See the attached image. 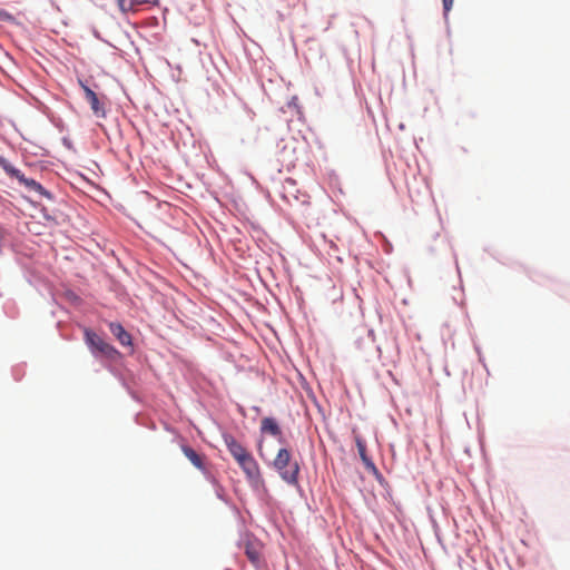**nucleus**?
<instances>
[{"mask_svg": "<svg viewBox=\"0 0 570 570\" xmlns=\"http://www.w3.org/2000/svg\"><path fill=\"white\" fill-rule=\"evenodd\" d=\"M224 442L230 453V455L235 459L248 452L233 435L227 434L224 435Z\"/></svg>", "mask_w": 570, "mask_h": 570, "instance_id": "6e6552de", "label": "nucleus"}, {"mask_svg": "<svg viewBox=\"0 0 570 570\" xmlns=\"http://www.w3.org/2000/svg\"><path fill=\"white\" fill-rule=\"evenodd\" d=\"M85 340L92 353H99L109 358H114L117 355L114 346L89 328L85 330Z\"/></svg>", "mask_w": 570, "mask_h": 570, "instance_id": "7ed1b4c3", "label": "nucleus"}, {"mask_svg": "<svg viewBox=\"0 0 570 570\" xmlns=\"http://www.w3.org/2000/svg\"><path fill=\"white\" fill-rule=\"evenodd\" d=\"M183 453L188 459V461L199 471H202L204 474H208L207 469V460L206 456L202 453L196 452L190 446H183L181 448Z\"/></svg>", "mask_w": 570, "mask_h": 570, "instance_id": "20e7f679", "label": "nucleus"}, {"mask_svg": "<svg viewBox=\"0 0 570 570\" xmlns=\"http://www.w3.org/2000/svg\"><path fill=\"white\" fill-rule=\"evenodd\" d=\"M361 460L363 461V463L365 464V466L367 469L376 471L375 464L373 463V461L368 456H363Z\"/></svg>", "mask_w": 570, "mask_h": 570, "instance_id": "ddd939ff", "label": "nucleus"}, {"mask_svg": "<svg viewBox=\"0 0 570 570\" xmlns=\"http://www.w3.org/2000/svg\"><path fill=\"white\" fill-rule=\"evenodd\" d=\"M109 331L124 346H131V336L119 323H109Z\"/></svg>", "mask_w": 570, "mask_h": 570, "instance_id": "423d86ee", "label": "nucleus"}, {"mask_svg": "<svg viewBox=\"0 0 570 570\" xmlns=\"http://www.w3.org/2000/svg\"><path fill=\"white\" fill-rule=\"evenodd\" d=\"M261 430L263 433H269L274 436H282L281 428L272 417H264L262 420Z\"/></svg>", "mask_w": 570, "mask_h": 570, "instance_id": "1a4fd4ad", "label": "nucleus"}, {"mask_svg": "<svg viewBox=\"0 0 570 570\" xmlns=\"http://www.w3.org/2000/svg\"><path fill=\"white\" fill-rule=\"evenodd\" d=\"M453 1L454 0H442V4H443V9H444V14L446 16L450 10L452 9V6H453Z\"/></svg>", "mask_w": 570, "mask_h": 570, "instance_id": "4468645a", "label": "nucleus"}, {"mask_svg": "<svg viewBox=\"0 0 570 570\" xmlns=\"http://www.w3.org/2000/svg\"><path fill=\"white\" fill-rule=\"evenodd\" d=\"M253 456L250 452H246L245 454L240 455V456H237L235 458V461L237 462V464L240 466H243V464L246 463V461Z\"/></svg>", "mask_w": 570, "mask_h": 570, "instance_id": "f8f14e48", "label": "nucleus"}, {"mask_svg": "<svg viewBox=\"0 0 570 570\" xmlns=\"http://www.w3.org/2000/svg\"><path fill=\"white\" fill-rule=\"evenodd\" d=\"M154 0H118L119 10L124 13L135 11L137 7L151 3Z\"/></svg>", "mask_w": 570, "mask_h": 570, "instance_id": "9d476101", "label": "nucleus"}, {"mask_svg": "<svg viewBox=\"0 0 570 570\" xmlns=\"http://www.w3.org/2000/svg\"><path fill=\"white\" fill-rule=\"evenodd\" d=\"M246 553H247L248 558H249L253 562H256V561H257L258 557H257V553H256V552H253V551H250V550H248V549H247Z\"/></svg>", "mask_w": 570, "mask_h": 570, "instance_id": "dca6fc26", "label": "nucleus"}, {"mask_svg": "<svg viewBox=\"0 0 570 570\" xmlns=\"http://www.w3.org/2000/svg\"><path fill=\"white\" fill-rule=\"evenodd\" d=\"M0 167L12 178L19 180L20 184L26 186L29 190L37 193L40 196L51 198V195L46 190L41 184L35 179L27 178L19 169L13 167L6 158L0 156Z\"/></svg>", "mask_w": 570, "mask_h": 570, "instance_id": "f03ea898", "label": "nucleus"}, {"mask_svg": "<svg viewBox=\"0 0 570 570\" xmlns=\"http://www.w3.org/2000/svg\"><path fill=\"white\" fill-rule=\"evenodd\" d=\"M13 18H12V16L9 12H7L6 10L0 9V20L1 21H10Z\"/></svg>", "mask_w": 570, "mask_h": 570, "instance_id": "2eb2a0df", "label": "nucleus"}, {"mask_svg": "<svg viewBox=\"0 0 570 570\" xmlns=\"http://www.w3.org/2000/svg\"><path fill=\"white\" fill-rule=\"evenodd\" d=\"M274 469L278 472L283 481L288 484L295 485L298 482L299 464L292 461V453L289 450L279 449L274 461Z\"/></svg>", "mask_w": 570, "mask_h": 570, "instance_id": "f257e3e1", "label": "nucleus"}, {"mask_svg": "<svg viewBox=\"0 0 570 570\" xmlns=\"http://www.w3.org/2000/svg\"><path fill=\"white\" fill-rule=\"evenodd\" d=\"M243 472L246 474L247 479L253 482H257L261 480V471L259 465L254 459L250 456L243 466H240Z\"/></svg>", "mask_w": 570, "mask_h": 570, "instance_id": "0eeeda50", "label": "nucleus"}, {"mask_svg": "<svg viewBox=\"0 0 570 570\" xmlns=\"http://www.w3.org/2000/svg\"><path fill=\"white\" fill-rule=\"evenodd\" d=\"M355 443H356V448H357L361 459L363 456H367L366 445H365V442L363 441V439L361 436H355Z\"/></svg>", "mask_w": 570, "mask_h": 570, "instance_id": "9b49d317", "label": "nucleus"}, {"mask_svg": "<svg viewBox=\"0 0 570 570\" xmlns=\"http://www.w3.org/2000/svg\"><path fill=\"white\" fill-rule=\"evenodd\" d=\"M80 85L83 89L86 99L89 102L92 112L97 117L104 118L106 116V110L105 107L100 104L97 94L94 90H91L88 86H86L83 82H80Z\"/></svg>", "mask_w": 570, "mask_h": 570, "instance_id": "39448f33", "label": "nucleus"}]
</instances>
